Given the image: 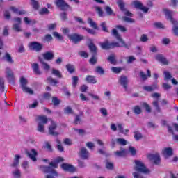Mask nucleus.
Segmentation results:
<instances>
[{
	"instance_id": "1",
	"label": "nucleus",
	"mask_w": 178,
	"mask_h": 178,
	"mask_svg": "<svg viewBox=\"0 0 178 178\" xmlns=\"http://www.w3.org/2000/svg\"><path fill=\"white\" fill-rule=\"evenodd\" d=\"M63 158L58 157L55 161L49 163V167L41 165L40 170L44 172V173H49V175L46 176V178H56L58 177V172H56L54 169L58 168V163H59V162H63Z\"/></svg>"
},
{
	"instance_id": "2",
	"label": "nucleus",
	"mask_w": 178,
	"mask_h": 178,
	"mask_svg": "<svg viewBox=\"0 0 178 178\" xmlns=\"http://www.w3.org/2000/svg\"><path fill=\"white\" fill-rule=\"evenodd\" d=\"M112 35L118 40V42L109 43V42L105 41L100 43L102 49H111V48H115L116 47H126V44L124 43V41H123V39H122V36L119 35L115 29L112 30Z\"/></svg>"
},
{
	"instance_id": "3",
	"label": "nucleus",
	"mask_w": 178,
	"mask_h": 178,
	"mask_svg": "<svg viewBox=\"0 0 178 178\" xmlns=\"http://www.w3.org/2000/svg\"><path fill=\"white\" fill-rule=\"evenodd\" d=\"M134 169L136 170V172H133V176L134 178H144V176H143L141 173H143L144 175H149V173H151V170L147 168L145 164H144V163L140 160L135 161V166Z\"/></svg>"
},
{
	"instance_id": "4",
	"label": "nucleus",
	"mask_w": 178,
	"mask_h": 178,
	"mask_svg": "<svg viewBox=\"0 0 178 178\" xmlns=\"http://www.w3.org/2000/svg\"><path fill=\"white\" fill-rule=\"evenodd\" d=\"M163 12L164 15H165V17L168 20H170L171 23L174 25V27L172 29L173 33L175 35H178V22L176 21L173 17V12L165 8L163 10Z\"/></svg>"
},
{
	"instance_id": "5",
	"label": "nucleus",
	"mask_w": 178,
	"mask_h": 178,
	"mask_svg": "<svg viewBox=\"0 0 178 178\" xmlns=\"http://www.w3.org/2000/svg\"><path fill=\"white\" fill-rule=\"evenodd\" d=\"M36 122H38V131L45 133V124L48 122V118L44 115H39L36 118Z\"/></svg>"
},
{
	"instance_id": "6",
	"label": "nucleus",
	"mask_w": 178,
	"mask_h": 178,
	"mask_svg": "<svg viewBox=\"0 0 178 178\" xmlns=\"http://www.w3.org/2000/svg\"><path fill=\"white\" fill-rule=\"evenodd\" d=\"M147 158L152 161L154 165H161V155L159 153L147 154Z\"/></svg>"
},
{
	"instance_id": "7",
	"label": "nucleus",
	"mask_w": 178,
	"mask_h": 178,
	"mask_svg": "<svg viewBox=\"0 0 178 178\" xmlns=\"http://www.w3.org/2000/svg\"><path fill=\"white\" fill-rule=\"evenodd\" d=\"M131 6H132V8H135L136 9H140V10L145 12V13H147V12L149 10V8L143 6V3L138 1H132L131 3Z\"/></svg>"
},
{
	"instance_id": "8",
	"label": "nucleus",
	"mask_w": 178,
	"mask_h": 178,
	"mask_svg": "<svg viewBox=\"0 0 178 178\" xmlns=\"http://www.w3.org/2000/svg\"><path fill=\"white\" fill-rule=\"evenodd\" d=\"M117 3L120 8V9L122 10L123 15H125V16H129V17H133V13H130L129 10H126L124 8V2L123 0H118L117 1Z\"/></svg>"
},
{
	"instance_id": "9",
	"label": "nucleus",
	"mask_w": 178,
	"mask_h": 178,
	"mask_svg": "<svg viewBox=\"0 0 178 178\" xmlns=\"http://www.w3.org/2000/svg\"><path fill=\"white\" fill-rule=\"evenodd\" d=\"M29 47L32 51H35L36 52H40L42 50V44L37 42H31L29 44Z\"/></svg>"
},
{
	"instance_id": "10",
	"label": "nucleus",
	"mask_w": 178,
	"mask_h": 178,
	"mask_svg": "<svg viewBox=\"0 0 178 178\" xmlns=\"http://www.w3.org/2000/svg\"><path fill=\"white\" fill-rule=\"evenodd\" d=\"M68 38L74 44H77V42H80V41L84 40V36L79 34L68 35Z\"/></svg>"
},
{
	"instance_id": "11",
	"label": "nucleus",
	"mask_w": 178,
	"mask_h": 178,
	"mask_svg": "<svg viewBox=\"0 0 178 178\" xmlns=\"http://www.w3.org/2000/svg\"><path fill=\"white\" fill-rule=\"evenodd\" d=\"M58 128V125H56V122L51 121V124L49 127V133L51 136H59V132L56 131V129Z\"/></svg>"
},
{
	"instance_id": "12",
	"label": "nucleus",
	"mask_w": 178,
	"mask_h": 178,
	"mask_svg": "<svg viewBox=\"0 0 178 178\" xmlns=\"http://www.w3.org/2000/svg\"><path fill=\"white\" fill-rule=\"evenodd\" d=\"M161 154L165 159L170 158L173 155V149L172 147H164L162 149Z\"/></svg>"
},
{
	"instance_id": "13",
	"label": "nucleus",
	"mask_w": 178,
	"mask_h": 178,
	"mask_svg": "<svg viewBox=\"0 0 178 178\" xmlns=\"http://www.w3.org/2000/svg\"><path fill=\"white\" fill-rule=\"evenodd\" d=\"M61 168L63 170H65V172H70V173H74V172L77 170L76 167L67 163L62 164Z\"/></svg>"
},
{
	"instance_id": "14",
	"label": "nucleus",
	"mask_w": 178,
	"mask_h": 178,
	"mask_svg": "<svg viewBox=\"0 0 178 178\" xmlns=\"http://www.w3.org/2000/svg\"><path fill=\"white\" fill-rule=\"evenodd\" d=\"M55 3L58 8L61 9V10H66L69 9V6L66 2H65V0H56Z\"/></svg>"
},
{
	"instance_id": "15",
	"label": "nucleus",
	"mask_w": 178,
	"mask_h": 178,
	"mask_svg": "<svg viewBox=\"0 0 178 178\" xmlns=\"http://www.w3.org/2000/svg\"><path fill=\"white\" fill-rule=\"evenodd\" d=\"M14 22H15V24L13 26V30L17 32L22 31V28L20 26V24H22V19H20V17L15 18Z\"/></svg>"
},
{
	"instance_id": "16",
	"label": "nucleus",
	"mask_w": 178,
	"mask_h": 178,
	"mask_svg": "<svg viewBox=\"0 0 178 178\" xmlns=\"http://www.w3.org/2000/svg\"><path fill=\"white\" fill-rule=\"evenodd\" d=\"M119 83L122 86L125 91H127V84H129V79L125 76H121L119 79Z\"/></svg>"
},
{
	"instance_id": "17",
	"label": "nucleus",
	"mask_w": 178,
	"mask_h": 178,
	"mask_svg": "<svg viewBox=\"0 0 178 178\" xmlns=\"http://www.w3.org/2000/svg\"><path fill=\"white\" fill-rule=\"evenodd\" d=\"M79 156H81L82 159H88V158L90 156V153L88 152V150L86 149V147H82L79 151Z\"/></svg>"
},
{
	"instance_id": "18",
	"label": "nucleus",
	"mask_w": 178,
	"mask_h": 178,
	"mask_svg": "<svg viewBox=\"0 0 178 178\" xmlns=\"http://www.w3.org/2000/svg\"><path fill=\"white\" fill-rule=\"evenodd\" d=\"M6 77L10 81V80H13L15 79V76L13 74V72L12 71V69L10 67H6Z\"/></svg>"
},
{
	"instance_id": "19",
	"label": "nucleus",
	"mask_w": 178,
	"mask_h": 178,
	"mask_svg": "<svg viewBox=\"0 0 178 178\" xmlns=\"http://www.w3.org/2000/svg\"><path fill=\"white\" fill-rule=\"evenodd\" d=\"M28 156H29L30 159L33 161V162H35L37 161V151L35 149H32L31 150L27 152Z\"/></svg>"
},
{
	"instance_id": "20",
	"label": "nucleus",
	"mask_w": 178,
	"mask_h": 178,
	"mask_svg": "<svg viewBox=\"0 0 178 178\" xmlns=\"http://www.w3.org/2000/svg\"><path fill=\"white\" fill-rule=\"evenodd\" d=\"M114 154L115 156H118V158H122L127 155V150H126L125 149H121L120 150L115 152Z\"/></svg>"
},
{
	"instance_id": "21",
	"label": "nucleus",
	"mask_w": 178,
	"mask_h": 178,
	"mask_svg": "<svg viewBox=\"0 0 178 178\" xmlns=\"http://www.w3.org/2000/svg\"><path fill=\"white\" fill-rule=\"evenodd\" d=\"M3 60L5 62H7L8 63H10V65L13 64V58H12V56L9 54V53H6L5 55L3 57Z\"/></svg>"
},
{
	"instance_id": "22",
	"label": "nucleus",
	"mask_w": 178,
	"mask_h": 178,
	"mask_svg": "<svg viewBox=\"0 0 178 178\" xmlns=\"http://www.w3.org/2000/svg\"><path fill=\"white\" fill-rule=\"evenodd\" d=\"M11 176L13 178H22V171L19 169H15L12 171Z\"/></svg>"
},
{
	"instance_id": "23",
	"label": "nucleus",
	"mask_w": 178,
	"mask_h": 178,
	"mask_svg": "<svg viewBox=\"0 0 178 178\" xmlns=\"http://www.w3.org/2000/svg\"><path fill=\"white\" fill-rule=\"evenodd\" d=\"M155 58L156 60H158L159 62H161V63H163V65H168V63H169L168 60H166L165 58L161 54L156 55Z\"/></svg>"
},
{
	"instance_id": "24",
	"label": "nucleus",
	"mask_w": 178,
	"mask_h": 178,
	"mask_svg": "<svg viewBox=\"0 0 178 178\" xmlns=\"http://www.w3.org/2000/svg\"><path fill=\"white\" fill-rule=\"evenodd\" d=\"M31 67L35 74H38V75L41 74V71L40 70V66L38 65V63H32Z\"/></svg>"
},
{
	"instance_id": "25",
	"label": "nucleus",
	"mask_w": 178,
	"mask_h": 178,
	"mask_svg": "<svg viewBox=\"0 0 178 178\" xmlns=\"http://www.w3.org/2000/svg\"><path fill=\"white\" fill-rule=\"evenodd\" d=\"M20 158H21V156L19 154H17L15 156L14 161H13V163L11 164V166L13 168H16L17 166H19V162L20 161Z\"/></svg>"
},
{
	"instance_id": "26",
	"label": "nucleus",
	"mask_w": 178,
	"mask_h": 178,
	"mask_svg": "<svg viewBox=\"0 0 178 178\" xmlns=\"http://www.w3.org/2000/svg\"><path fill=\"white\" fill-rule=\"evenodd\" d=\"M10 9L12 10V12H13V13H15L16 15H26V11L24 10H19L16 7H11Z\"/></svg>"
},
{
	"instance_id": "27",
	"label": "nucleus",
	"mask_w": 178,
	"mask_h": 178,
	"mask_svg": "<svg viewBox=\"0 0 178 178\" xmlns=\"http://www.w3.org/2000/svg\"><path fill=\"white\" fill-rule=\"evenodd\" d=\"M43 58L46 60H52L54 59V53L49 51L43 54Z\"/></svg>"
},
{
	"instance_id": "28",
	"label": "nucleus",
	"mask_w": 178,
	"mask_h": 178,
	"mask_svg": "<svg viewBox=\"0 0 178 178\" xmlns=\"http://www.w3.org/2000/svg\"><path fill=\"white\" fill-rule=\"evenodd\" d=\"M117 129L120 133H122V134H127V133H129V129H123V124H118Z\"/></svg>"
},
{
	"instance_id": "29",
	"label": "nucleus",
	"mask_w": 178,
	"mask_h": 178,
	"mask_svg": "<svg viewBox=\"0 0 178 178\" xmlns=\"http://www.w3.org/2000/svg\"><path fill=\"white\" fill-rule=\"evenodd\" d=\"M86 80L88 83H90L91 84L97 83V79H95V76H88L86 78Z\"/></svg>"
},
{
	"instance_id": "30",
	"label": "nucleus",
	"mask_w": 178,
	"mask_h": 178,
	"mask_svg": "<svg viewBox=\"0 0 178 178\" xmlns=\"http://www.w3.org/2000/svg\"><path fill=\"white\" fill-rule=\"evenodd\" d=\"M147 75L144 74V72H140V77H141L142 80H147V79H148V77H151V71L149 70H147Z\"/></svg>"
},
{
	"instance_id": "31",
	"label": "nucleus",
	"mask_w": 178,
	"mask_h": 178,
	"mask_svg": "<svg viewBox=\"0 0 178 178\" xmlns=\"http://www.w3.org/2000/svg\"><path fill=\"white\" fill-rule=\"evenodd\" d=\"M40 63L42 65V69H44V70H46V72H48V70L51 69V66H49L48 63L44 62V60H40Z\"/></svg>"
},
{
	"instance_id": "32",
	"label": "nucleus",
	"mask_w": 178,
	"mask_h": 178,
	"mask_svg": "<svg viewBox=\"0 0 178 178\" xmlns=\"http://www.w3.org/2000/svg\"><path fill=\"white\" fill-rule=\"evenodd\" d=\"M88 23L91 27H92V29L98 30V26H97V24L94 21H92L91 18L88 19Z\"/></svg>"
},
{
	"instance_id": "33",
	"label": "nucleus",
	"mask_w": 178,
	"mask_h": 178,
	"mask_svg": "<svg viewBox=\"0 0 178 178\" xmlns=\"http://www.w3.org/2000/svg\"><path fill=\"white\" fill-rule=\"evenodd\" d=\"M22 90L23 92H26V94H30L31 95L34 94L33 89L30 88L29 87L25 86L24 88H22Z\"/></svg>"
},
{
	"instance_id": "34",
	"label": "nucleus",
	"mask_w": 178,
	"mask_h": 178,
	"mask_svg": "<svg viewBox=\"0 0 178 178\" xmlns=\"http://www.w3.org/2000/svg\"><path fill=\"white\" fill-rule=\"evenodd\" d=\"M27 79H26L24 76H22L20 78V84L22 88H24L27 86Z\"/></svg>"
},
{
	"instance_id": "35",
	"label": "nucleus",
	"mask_w": 178,
	"mask_h": 178,
	"mask_svg": "<svg viewBox=\"0 0 178 178\" xmlns=\"http://www.w3.org/2000/svg\"><path fill=\"white\" fill-rule=\"evenodd\" d=\"M56 141L57 143V149L60 151V152H63L64 148L62 143H60V140H59V139H56Z\"/></svg>"
},
{
	"instance_id": "36",
	"label": "nucleus",
	"mask_w": 178,
	"mask_h": 178,
	"mask_svg": "<svg viewBox=\"0 0 178 178\" xmlns=\"http://www.w3.org/2000/svg\"><path fill=\"white\" fill-rule=\"evenodd\" d=\"M126 60L127 63H133V62H136V58L134 56H129L126 57Z\"/></svg>"
},
{
	"instance_id": "37",
	"label": "nucleus",
	"mask_w": 178,
	"mask_h": 178,
	"mask_svg": "<svg viewBox=\"0 0 178 178\" xmlns=\"http://www.w3.org/2000/svg\"><path fill=\"white\" fill-rule=\"evenodd\" d=\"M47 81H48V83H49V84H51V86H56V84H58V83L56 79H54L52 78V77H49V78L47 79Z\"/></svg>"
},
{
	"instance_id": "38",
	"label": "nucleus",
	"mask_w": 178,
	"mask_h": 178,
	"mask_svg": "<svg viewBox=\"0 0 178 178\" xmlns=\"http://www.w3.org/2000/svg\"><path fill=\"white\" fill-rule=\"evenodd\" d=\"M156 88H158V86L156 85L144 87V90H145V91H154V90H156Z\"/></svg>"
},
{
	"instance_id": "39",
	"label": "nucleus",
	"mask_w": 178,
	"mask_h": 178,
	"mask_svg": "<svg viewBox=\"0 0 178 178\" xmlns=\"http://www.w3.org/2000/svg\"><path fill=\"white\" fill-rule=\"evenodd\" d=\"M51 73H52V74H54V76H56V77H58L59 79H60V77H62V74H60V72H59V70H58L56 69H53Z\"/></svg>"
},
{
	"instance_id": "40",
	"label": "nucleus",
	"mask_w": 178,
	"mask_h": 178,
	"mask_svg": "<svg viewBox=\"0 0 178 178\" xmlns=\"http://www.w3.org/2000/svg\"><path fill=\"white\" fill-rule=\"evenodd\" d=\"M129 152L132 156H136L137 154V150H136V148L133 147H129Z\"/></svg>"
},
{
	"instance_id": "41",
	"label": "nucleus",
	"mask_w": 178,
	"mask_h": 178,
	"mask_svg": "<svg viewBox=\"0 0 178 178\" xmlns=\"http://www.w3.org/2000/svg\"><path fill=\"white\" fill-rule=\"evenodd\" d=\"M88 47H89L90 51L93 52V54L97 53V47H95V45L93 43H90Z\"/></svg>"
},
{
	"instance_id": "42",
	"label": "nucleus",
	"mask_w": 178,
	"mask_h": 178,
	"mask_svg": "<svg viewBox=\"0 0 178 178\" xmlns=\"http://www.w3.org/2000/svg\"><path fill=\"white\" fill-rule=\"evenodd\" d=\"M134 136L135 140H136L137 141H138V140H141V138H143V135H141V133H140L138 131H135Z\"/></svg>"
},
{
	"instance_id": "43",
	"label": "nucleus",
	"mask_w": 178,
	"mask_h": 178,
	"mask_svg": "<svg viewBox=\"0 0 178 178\" xmlns=\"http://www.w3.org/2000/svg\"><path fill=\"white\" fill-rule=\"evenodd\" d=\"M116 143L118 144H120V145H126V144H127V142L126 141V140H124L123 138L117 139Z\"/></svg>"
},
{
	"instance_id": "44",
	"label": "nucleus",
	"mask_w": 178,
	"mask_h": 178,
	"mask_svg": "<svg viewBox=\"0 0 178 178\" xmlns=\"http://www.w3.org/2000/svg\"><path fill=\"white\" fill-rule=\"evenodd\" d=\"M164 74V80H170L172 79V75L170 74V72L165 71L163 72Z\"/></svg>"
},
{
	"instance_id": "45",
	"label": "nucleus",
	"mask_w": 178,
	"mask_h": 178,
	"mask_svg": "<svg viewBox=\"0 0 178 178\" xmlns=\"http://www.w3.org/2000/svg\"><path fill=\"white\" fill-rule=\"evenodd\" d=\"M74 131H76V133L78 134H79V136H86V131H84V129H74Z\"/></svg>"
},
{
	"instance_id": "46",
	"label": "nucleus",
	"mask_w": 178,
	"mask_h": 178,
	"mask_svg": "<svg viewBox=\"0 0 178 178\" xmlns=\"http://www.w3.org/2000/svg\"><path fill=\"white\" fill-rule=\"evenodd\" d=\"M53 35L57 38V40H59V41H62V40H63V36H62V35L59 34L58 32H54Z\"/></svg>"
},
{
	"instance_id": "47",
	"label": "nucleus",
	"mask_w": 178,
	"mask_h": 178,
	"mask_svg": "<svg viewBox=\"0 0 178 178\" xmlns=\"http://www.w3.org/2000/svg\"><path fill=\"white\" fill-rule=\"evenodd\" d=\"M24 22L26 24H34V23H35V21L31 20L29 19V17H24Z\"/></svg>"
},
{
	"instance_id": "48",
	"label": "nucleus",
	"mask_w": 178,
	"mask_h": 178,
	"mask_svg": "<svg viewBox=\"0 0 178 178\" xmlns=\"http://www.w3.org/2000/svg\"><path fill=\"white\" fill-rule=\"evenodd\" d=\"M67 67V70L70 72V73H73L74 72V66L70 65V64H67L66 65Z\"/></svg>"
},
{
	"instance_id": "49",
	"label": "nucleus",
	"mask_w": 178,
	"mask_h": 178,
	"mask_svg": "<svg viewBox=\"0 0 178 178\" xmlns=\"http://www.w3.org/2000/svg\"><path fill=\"white\" fill-rule=\"evenodd\" d=\"M108 60L110 63H112V65H115L116 63V58L115 57L114 55H111L108 57Z\"/></svg>"
},
{
	"instance_id": "50",
	"label": "nucleus",
	"mask_w": 178,
	"mask_h": 178,
	"mask_svg": "<svg viewBox=\"0 0 178 178\" xmlns=\"http://www.w3.org/2000/svg\"><path fill=\"white\" fill-rule=\"evenodd\" d=\"M134 112L136 115H140V113H141V108L138 106H136L134 108Z\"/></svg>"
},
{
	"instance_id": "51",
	"label": "nucleus",
	"mask_w": 178,
	"mask_h": 178,
	"mask_svg": "<svg viewBox=\"0 0 178 178\" xmlns=\"http://www.w3.org/2000/svg\"><path fill=\"white\" fill-rule=\"evenodd\" d=\"M31 5L33 7L34 9H38L40 8V6L38 5V2L35 0H31Z\"/></svg>"
},
{
	"instance_id": "52",
	"label": "nucleus",
	"mask_w": 178,
	"mask_h": 178,
	"mask_svg": "<svg viewBox=\"0 0 178 178\" xmlns=\"http://www.w3.org/2000/svg\"><path fill=\"white\" fill-rule=\"evenodd\" d=\"M122 19L124 22H127V23H134V19L129 17H123Z\"/></svg>"
},
{
	"instance_id": "53",
	"label": "nucleus",
	"mask_w": 178,
	"mask_h": 178,
	"mask_svg": "<svg viewBox=\"0 0 178 178\" xmlns=\"http://www.w3.org/2000/svg\"><path fill=\"white\" fill-rule=\"evenodd\" d=\"M86 147H88V148H89V149L92 150V149H94V148H95V145L92 142H88L86 143Z\"/></svg>"
},
{
	"instance_id": "54",
	"label": "nucleus",
	"mask_w": 178,
	"mask_h": 178,
	"mask_svg": "<svg viewBox=\"0 0 178 178\" xmlns=\"http://www.w3.org/2000/svg\"><path fill=\"white\" fill-rule=\"evenodd\" d=\"M3 88H5V81L0 78V91H3Z\"/></svg>"
},
{
	"instance_id": "55",
	"label": "nucleus",
	"mask_w": 178,
	"mask_h": 178,
	"mask_svg": "<svg viewBox=\"0 0 178 178\" xmlns=\"http://www.w3.org/2000/svg\"><path fill=\"white\" fill-rule=\"evenodd\" d=\"M105 10L107 15H108L109 16H111V15H113V11L112 10V8L111 7L106 6L105 8Z\"/></svg>"
},
{
	"instance_id": "56",
	"label": "nucleus",
	"mask_w": 178,
	"mask_h": 178,
	"mask_svg": "<svg viewBox=\"0 0 178 178\" xmlns=\"http://www.w3.org/2000/svg\"><path fill=\"white\" fill-rule=\"evenodd\" d=\"M95 9L96 10V12H97L99 16L102 17L104 15V12L102 11V9H101V8L99 7H95Z\"/></svg>"
},
{
	"instance_id": "57",
	"label": "nucleus",
	"mask_w": 178,
	"mask_h": 178,
	"mask_svg": "<svg viewBox=\"0 0 178 178\" xmlns=\"http://www.w3.org/2000/svg\"><path fill=\"white\" fill-rule=\"evenodd\" d=\"M111 70L113 73H120L122 72V68L114 67L111 68Z\"/></svg>"
},
{
	"instance_id": "58",
	"label": "nucleus",
	"mask_w": 178,
	"mask_h": 178,
	"mask_svg": "<svg viewBox=\"0 0 178 178\" xmlns=\"http://www.w3.org/2000/svg\"><path fill=\"white\" fill-rule=\"evenodd\" d=\"M49 11L47 10V8H43L40 10L39 13L40 15H47V13H49Z\"/></svg>"
},
{
	"instance_id": "59",
	"label": "nucleus",
	"mask_w": 178,
	"mask_h": 178,
	"mask_svg": "<svg viewBox=\"0 0 178 178\" xmlns=\"http://www.w3.org/2000/svg\"><path fill=\"white\" fill-rule=\"evenodd\" d=\"M65 113H67V115H70L73 113V110H72V108L70 107H67L64 110Z\"/></svg>"
},
{
	"instance_id": "60",
	"label": "nucleus",
	"mask_w": 178,
	"mask_h": 178,
	"mask_svg": "<svg viewBox=\"0 0 178 178\" xmlns=\"http://www.w3.org/2000/svg\"><path fill=\"white\" fill-rule=\"evenodd\" d=\"M106 169L112 170V169H113V163H112L111 162H107L106 163Z\"/></svg>"
},
{
	"instance_id": "61",
	"label": "nucleus",
	"mask_w": 178,
	"mask_h": 178,
	"mask_svg": "<svg viewBox=\"0 0 178 178\" xmlns=\"http://www.w3.org/2000/svg\"><path fill=\"white\" fill-rule=\"evenodd\" d=\"M52 102L54 105H59V104H60V100H59V99H58L57 97H54L52 99Z\"/></svg>"
},
{
	"instance_id": "62",
	"label": "nucleus",
	"mask_w": 178,
	"mask_h": 178,
	"mask_svg": "<svg viewBox=\"0 0 178 178\" xmlns=\"http://www.w3.org/2000/svg\"><path fill=\"white\" fill-rule=\"evenodd\" d=\"M80 99H81V101H90V99L87 97H86V95H84V94L81 93L80 95Z\"/></svg>"
},
{
	"instance_id": "63",
	"label": "nucleus",
	"mask_w": 178,
	"mask_h": 178,
	"mask_svg": "<svg viewBox=\"0 0 178 178\" xmlns=\"http://www.w3.org/2000/svg\"><path fill=\"white\" fill-rule=\"evenodd\" d=\"M3 35H9V26H5L3 31Z\"/></svg>"
},
{
	"instance_id": "64",
	"label": "nucleus",
	"mask_w": 178,
	"mask_h": 178,
	"mask_svg": "<svg viewBox=\"0 0 178 178\" xmlns=\"http://www.w3.org/2000/svg\"><path fill=\"white\" fill-rule=\"evenodd\" d=\"M143 106L146 109L147 112H151V107L147 103H143Z\"/></svg>"
}]
</instances>
